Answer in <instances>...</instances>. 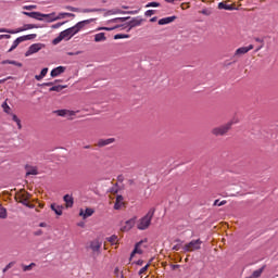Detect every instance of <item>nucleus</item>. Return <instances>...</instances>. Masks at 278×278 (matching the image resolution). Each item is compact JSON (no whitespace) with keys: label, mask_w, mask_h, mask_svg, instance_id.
Wrapping results in <instances>:
<instances>
[{"label":"nucleus","mask_w":278,"mask_h":278,"mask_svg":"<svg viewBox=\"0 0 278 278\" xmlns=\"http://www.w3.org/2000/svg\"><path fill=\"white\" fill-rule=\"evenodd\" d=\"M155 214V208H151L142 218L139 219L137 224V228L140 231H144V229H149L151 226V220H153V216Z\"/></svg>","instance_id":"nucleus-1"},{"label":"nucleus","mask_w":278,"mask_h":278,"mask_svg":"<svg viewBox=\"0 0 278 278\" xmlns=\"http://www.w3.org/2000/svg\"><path fill=\"white\" fill-rule=\"evenodd\" d=\"M231 127H233V122H228L224 125L216 126V127L212 128L211 134L213 136H216L217 138L219 136H227V134H229Z\"/></svg>","instance_id":"nucleus-2"},{"label":"nucleus","mask_w":278,"mask_h":278,"mask_svg":"<svg viewBox=\"0 0 278 278\" xmlns=\"http://www.w3.org/2000/svg\"><path fill=\"white\" fill-rule=\"evenodd\" d=\"M201 244H203V241L201 239L191 240L189 243H186L182 247L184 253H192L194 251H199L201 249Z\"/></svg>","instance_id":"nucleus-3"},{"label":"nucleus","mask_w":278,"mask_h":278,"mask_svg":"<svg viewBox=\"0 0 278 278\" xmlns=\"http://www.w3.org/2000/svg\"><path fill=\"white\" fill-rule=\"evenodd\" d=\"M38 35L36 34H30V35H24V36H21L18 38H16L11 48L9 49V53H12V51H14V49H16V47H18V45L21 42H26L27 40H34L35 38H37Z\"/></svg>","instance_id":"nucleus-4"},{"label":"nucleus","mask_w":278,"mask_h":278,"mask_svg":"<svg viewBox=\"0 0 278 278\" xmlns=\"http://www.w3.org/2000/svg\"><path fill=\"white\" fill-rule=\"evenodd\" d=\"M27 29H38V25H36V24H25L23 27H20L15 30L0 28V34H21V31H27Z\"/></svg>","instance_id":"nucleus-5"},{"label":"nucleus","mask_w":278,"mask_h":278,"mask_svg":"<svg viewBox=\"0 0 278 278\" xmlns=\"http://www.w3.org/2000/svg\"><path fill=\"white\" fill-rule=\"evenodd\" d=\"M43 47L45 45L42 43H33L28 48V50L25 52V58H29V55H34V53H38V51H40Z\"/></svg>","instance_id":"nucleus-6"},{"label":"nucleus","mask_w":278,"mask_h":278,"mask_svg":"<svg viewBox=\"0 0 278 278\" xmlns=\"http://www.w3.org/2000/svg\"><path fill=\"white\" fill-rule=\"evenodd\" d=\"M31 198V195L28 192L18 193L15 199L17 203H22V205H28V201Z\"/></svg>","instance_id":"nucleus-7"},{"label":"nucleus","mask_w":278,"mask_h":278,"mask_svg":"<svg viewBox=\"0 0 278 278\" xmlns=\"http://www.w3.org/2000/svg\"><path fill=\"white\" fill-rule=\"evenodd\" d=\"M138 12H140V10H136V11H123L121 9H113V10H109L106 12L108 16H112L114 14H138Z\"/></svg>","instance_id":"nucleus-8"},{"label":"nucleus","mask_w":278,"mask_h":278,"mask_svg":"<svg viewBox=\"0 0 278 278\" xmlns=\"http://www.w3.org/2000/svg\"><path fill=\"white\" fill-rule=\"evenodd\" d=\"M252 49H253V45H250L248 47L238 48L235 51L233 58H240V55H244V54L249 53V51H252Z\"/></svg>","instance_id":"nucleus-9"},{"label":"nucleus","mask_w":278,"mask_h":278,"mask_svg":"<svg viewBox=\"0 0 278 278\" xmlns=\"http://www.w3.org/2000/svg\"><path fill=\"white\" fill-rule=\"evenodd\" d=\"M54 114H58V116H63V118H71L72 116H75V111L58 110L54 111Z\"/></svg>","instance_id":"nucleus-10"},{"label":"nucleus","mask_w":278,"mask_h":278,"mask_svg":"<svg viewBox=\"0 0 278 278\" xmlns=\"http://www.w3.org/2000/svg\"><path fill=\"white\" fill-rule=\"evenodd\" d=\"M63 201L65 203L66 210H70L73 207V205H75V199L73 198V194H65L63 197Z\"/></svg>","instance_id":"nucleus-11"},{"label":"nucleus","mask_w":278,"mask_h":278,"mask_svg":"<svg viewBox=\"0 0 278 278\" xmlns=\"http://www.w3.org/2000/svg\"><path fill=\"white\" fill-rule=\"evenodd\" d=\"M136 225V218H130L125 222L124 226L121 228L122 231H130V229H134V226Z\"/></svg>","instance_id":"nucleus-12"},{"label":"nucleus","mask_w":278,"mask_h":278,"mask_svg":"<svg viewBox=\"0 0 278 278\" xmlns=\"http://www.w3.org/2000/svg\"><path fill=\"white\" fill-rule=\"evenodd\" d=\"M92 214H94V211L90 207H87L85 211H84V208L79 210V216L83 217V220H86V218H90V216H92Z\"/></svg>","instance_id":"nucleus-13"},{"label":"nucleus","mask_w":278,"mask_h":278,"mask_svg":"<svg viewBox=\"0 0 278 278\" xmlns=\"http://www.w3.org/2000/svg\"><path fill=\"white\" fill-rule=\"evenodd\" d=\"M125 207V198L123 195H116L114 210H123Z\"/></svg>","instance_id":"nucleus-14"},{"label":"nucleus","mask_w":278,"mask_h":278,"mask_svg":"<svg viewBox=\"0 0 278 278\" xmlns=\"http://www.w3.org/2000/svg\"><path fill=\"white\" fill-rule=\"evenodd\" d=\"M142 23H144V20L142 17H135L128 23V25L130 29H134V27H140Z\"/></svg>","instance_id":"nucleus-15"},{"label":"nucleus","mask_w":278,"mask_h":278,"mask_svg":"<svg viewBox=\"0 0 278 278\" xmlns=\"http://www.w3.org/2000/svg\"><path fill=\"white\" fill-rule=\"evenodd\" d=\"M114 142H116L115 138L100 139L97 143V147H108L109 144H114Z\"/></svg>","instance_id":"nucleus-16"},{"label":"nucleus","mask_w":278,"mask_h":278,"mask_svg":"<svg viewBox=\"0 0 278 278\" xmlns=\"http://www.w3.org/2000/svg\"><path fill=\"white\" fill-rule=\"evenodd\" d=\"M65 66H58L51 71L50 75L51 77H60V75H62V73H65Z\"/></svg>","instance_id":"nucleus-17"},{"label":"nucleus","mask_w":278,"mask_h":278,"mask_svg":"<svg viewBox=\"0 0 278 278\" xmlns=\"http://www.w3.org/2000/svg\"><path fill=\"white\" fill-rule=\"evenodd\" d=\"M33 17L31 18H35L36 21H42V18H49V16H55V13H52V14H42L40 12H33Z\"/></svg>","instance_id":"nucleus-18"},{"label":"nucleus","mask_w":278,"mask_h":278,"mask_svg":"<svg viewBox=\"0 0 278 278\" xmlns=\"http://www.w3.org/2000/svg\"><path fill=\"white\" fill-rule=\"evenodd\" d=\"M174 21H177V16L173 15L169 17H163L159 20V25H168L170 23H174Z\"/></svg>","instance_id":"nucleus-19"},{"label":"nucleus","mask_w":278,"mask_h":278,"mask_svg":"<svg viewBox=\"0 0 278 278\" xmlns=\"http://www.w3.org/2000/svg\"><path fill=\"white\" fill-rule=\"evenodd\" d=\"M90 249L93 253H99V251H101V242L99 240L91 241Z\"/></svg>","instance_id":"nucleus-20"},{"label":"nucleus","mask_w":278,"mask_h":278,"mask_svg":"<svg viewBox=\"0 0 278 278\" xmlns=\"http://www.w3.org/2000/svg\"><path fill=\"white\" fill-rule=\"evenodd\" d=\"M90 22L91 20H85V21L78 22L74 27L76 28V30L81 31V29H84L86 25H89Z\"/></svg>","instance_id":"nucleus-21"},{"label":"nucleus","mask_w":278,"mask_h":278,"mask_svg":"<svg viewBox=\"0 0 278 278\" xmlns=\"http://www.w3.org/2000/svg\"><path fill=\"white\" fill-rule=\"evenodd\" d=\"M108 37H105V33H99L94 35V42H105Z\"/></svg>","instance_id":"nucleus-22"},{"label":"nucleus","mask_w":278,"mask_h":278,"mask_svg":"<svg viewBox=\"0 0 278 278\" xmlns=\"http://www.w3.org/2000/svg\"><path fill=\"white\" fill-rule=\"evenodd\" d=\"M50 207H51V211L54 212V214H56V216H62V210H64V207L55 204H51Z\"/></svg>","instance_id":"nucleus-23"},{"label":"nucleus","mask_w":278,"mask_h":278,"mask_svg":"<svg viewBox=\"0 0 278 278\" xmlns=\"http://www.w3.org/2000/svg\"><path fill=\"white\" fill-rule=\"evenodd\" d=\"M60 34H61V38H63V40H71V38H73L71 35V30H68V28L61 31Z\"/></svg>","instance_id":"nucleus-24"},{"label":"nucleus","mask_w":278,"mask_h":278,"mask_svg":"<svg viewBox=\"0 0 278 278\" xmlns=\"http://www.w3.org/2000/svg\"><path fill=\"white\" fill-rule=\"evenodd\" d=\"M218 10H236V8H233V5L231 4H225L224 2H219L218 3Z\"/></svg>","instance_id":"nucleus-25"},{"label":"nucleus","mask_w":278,"mask_h":278,"mask_svg":"<svg viewBox=\"0 0 278 278\" xmlns=\"http://www.w3.org/2000/svg\"><path fill=\"white\" fill-rule=\"evenodd\" d=\"M140 244H142V241L136 243L135 249L130 254V260L136 255V253L142 254V251L140 250Z\"/></svg>","instance_id":"nucleus-26"},{"label":"nucleus","mask_w":278,"mask_h":278,"mask_svg":"<svg viewBox=\"0 0 278 278\" xmlns=\"http://www.w3.org/2000/svg\"><path fill=\"white\" fill-rule=\"evenodd\" d=\"M64 88H66V86H62V85L52 86L49 89V92H62V90H64Z\"/></svg>","instance_id":"nucleus-27"},{"label":"nucleus","mask_w":278,"mask_h":278,"mask_svg":"<svg viewBox=\"0 0 278 278\" xmlns=\"http://www.w3.org/2000/svg\"><path fill=\"white\" fill-rule=\"evenodd\" d=\"M1 64H13V66H17L18 68L23 67V63L11 60H4L1 62Z\"/></svg>","instance_id":"nucleus-28"},{"label":"nucleus","mask_w":278,"mask_h":278,"mask_svg":"<svg viewBox=\"0 0 278 278\" xmlns=\"http://www.w3.org/2000/svg\"><path fill=\"white\" fill-rule=\"evenodd\" d=\"M262 273H264V267L254 270L252 276H250V278H260L262 277Z\"/></svg>","instance_id":"nucleus-29"},{"label":"nucleus","mask_w":278,"mask_h":278,"mask_svg":"<svg viewBox=\"0 0 278 278\" xmlns=\"http://www.w3.org/2000/svg\"><path fill=\"white\" fill-rule=\"evenodd\" d=\"M64 16H75V14H73V13H60L56 17L52 18L51 22L60 21V18H64Z\"/></svg>","instance_id":"nucleus-30"},{"label":"nucleus","mask_w":278,"mask_h":278,"mask_svg":"<svg viewBox=\"0 0 278 278\" xmlns=\"http://www.w3.org/2000/svg\"><path fill=\"white\" fill-rule=\"evenodd\" d=\"M11 116H12V121H14V123H16L18 129H23V125H21V119L18 118V116H16V114H12V113H11Z\"/></svg>","instance_id":"nucleus-31"},{"label":"nucleus","mask_w":278,"mask_h":278,"mask_svg":"<svg viewBox=\"0 0 278 278\" xmlns=\"http://www.w3.org/2000/svg\"><path fill=\"white\" fill-rule=\"evenodd\" d=\"M108 242H110L111 244H118V236L112 235L108 238Z\"/></svg>","instance_id":"nucleus-32"},{"label":"nucleus","mask_w":278,"mask_h":278,"mask_svg":"<svg viewBox=\"0 0 278 278\" xmlns=\"http://www.w3.org/2000/svg\"><path fill=\"white\" fill-rule=\"evenodd\" d=\"M129 20V17H115L111 21H109V23H125V21Z\"/></svg>","instance_id":"nucleus-33"},{"label":"nucleus","mask_w":278,"mask_h":278,"mask_svg":"<svg viewBox=\"0 0 278 278\" xmlns=\"http://www.w3.org/2000/svg\"><path fill=\"white\" fill-rule=\"evenodd\" d=\"M2 109L5 114H12V109L10 108V105H8V102L2 103Z\"/></svg>","instance_id":"nucleus-34"},{"label":"nucleus","mask_w":278,"mask_h":278,"mask_svg":"<svg viewBox=\"0 0 278 278\" xmlns=\"http://www.w3.org/2000/svg\"><path fill=\"white\" fill-rule=\"evenodd\" d=\"M35 266H36V263H30L29 265H22V268L24 273H27L31 270V268H34Z\"/></svg>","instance_id":"nucleus-35"},{"label":"nucleus","mask_w":278,"mask_h":278,"mask_svg":"<svg viewBox=\"0 0 278 278\" xmlns=\"http://www.w3.org/2000/svg\"><path fill=\"white\" fill-rule=\"evenodd\" d=\"M0 218H8V211L0 205Z\"/></svg>","instance_id":"nucleus-36"},{"label":"nucleus","mask_w":278,"mask_h":278,"mask_svg":"<svg viewBox=\"0 0 278 278\" xmlns=\"http://www.w3.org/2000/svg\"><path fill=\"white\" fill-rule=\"evenodd\" d=\"M83 14H90L92 12H101V9H83Z\"/></svg>","instance_id":"nucleus-37"},{"label":"nucleus","mask_w":278,"mask_h":278,"mask_svg":"<svg viewBox=\"0 0 278 278\" xmlns=\"http://www.w3.org/2000/svg\"><path fill=\"white\" fill-rule=\"evenodd\" d=\"M214 206H217V207H222V205H227V202L226 200H215L214 203H213Z\"/></svg>","instance_id":"nucleus-38"},{"label":"nucleus","mask_w":278,"mask_h":278,"mask_svg":"<svg viewBox=\"0 0 278 278\" xmlns=\"http://www.w3.org/2000/svg\"><path fill=\"white\" fill-rule=\"evenodd\" d=\"M26 175H38V168H36V167H30V168L27 170Z\"/></svg>","instance_id":"nucleus-39"},{"label":"nucleus","mask_w":278,"mask_h":278,"mask_svg":"<svg viewBox=\"0 0 278 278\" xmlns=\"http://www.w3.org/2000/svg\"><path fill=\"white\" fill-rule=\"evenodd\" d=\"M123 38H129V35L117 34L114 36V40H122Z\"/></svg>","instance_id":"nucleus-40"},{"label":"nucleus","mask_w":278,"mask_h":278,"mask_svg":"<svg viewBox=\"0 0 278 278\" xmlns=\"http://www.w3.org/2000/svg\"><path fill=\"white\" fill-rule=\"evenodd\" d=\"M67 29H68L72 37L75 36L76 34H79V31L77 30V28L75 26L70 27Z\"/></svg>","instance_id":"nucleus-41"},{"label":"nucleus","mask_w":278,"mask_h":278,"mask_svg":"<svg viewBox=\"0 0 278 278\" xmlns=\"http://www.w3.org/2000/svg\"><path fill=\"white\" fill-rule=\"evenodd\" d=\"M149 266H151V264H147L146 266H143L140 270H139V275H144L147 273V270H149Z\"/></svg>","instance_id":"nucleus-42"},{"label":"nucleus","mask_w":278,"mask_h":278,"mask_svg":"<svg viewBox=\"0 0 278 278\" xmlns=\"http://www.w3.org/2000/svg\"><path fill=\"white\" fill-rule=\"evenodd\" d=\"M62 40H64V38L62 37V35H59L55 39H53V45H60V42H62Z\"/></svg>","instance_id":"nucleus-43"},{"label":"nucleus","mask_w":278,"mask_h":278,"mask_svg":"<svg viewBox=\"0 0 278 278\" xmlns=\"http://www.w3.org/2000/svg\"><path fill=\"white\" fill-rule=\"evenodd\" d=\"M146 8H160V2H149Z\"/></svg>","instance_id":"nucleus-44"},{"label":"nucleus","mask_w":278,"mask_h":278,"mask_svg":"<svg viewBox=\"0 0 278 278\" xmlns=\"http://www.w3.org/2000/svg\"><path fill=\"white\" fill-rule=\"evenodd\" d=\"M201 14H203L204 16H210L212 14V10L204 9V10L201 11Z\"/></svg>","instance_id":"nucleus-45"},{"label":"nucleus","mask_w":278,"mask_h":278,"mask_svg":"<svg viewBox=\"0 0 278 278\" xmlns=\"http://www.w3.org/2000/svg\"><path fill=\"white\" fill-rule=\"evenodd\" d=\"M14 266V262L9 263L4 268H3V273H8V270H10V268H12Z\"/></svg>","instance_id":"nucleus-46"},{"label":"nucleus","mask_w":278,"mask_h":278,"mask_svg":"<svg viewBox=\"0 0 278 278\" xmlns=\"http://www.w3.org/2000/svg\"><path fill=\"white\" fill-rule=\"evenodd\" d=\"M49 73V68L46 67V68H42L41 72H40V75L41 77H47V74Z\"/></svg>","instance_id":"nucleus-47"},{"label":"nucleus","mask_w":278,"mask_h":278,"mask_svg":"<svg viewBox=\"0 0 278 278\" xmlns=\"http://www.w3.org/2000/svg\"><path fill=\"white\" fill-rule=\"evenodd\" d=\"M23 10H36V4L24 5Z\"/></svg>","instance_id":"nucleus-48"},{"label":"nucleus","mask_w":278,"mask_h":278,"mask_svg":"<svg viewBox=\"0 0 278 278\" xmlns=\"http://www.w3.org/2000/svg\"><path fill=\"white\" fill-rule=\"evenodd\" d=\"M153 14H155V10H148L144 13V16H153Z\"/></svg>","instance_id":"nucleus-49"},{"label":"nucleus","mask_w":278,"mask_h":278,"mask_svg":"<svg viewBox=\"0 0 278 278\" xmlns=\"http://www.w3.org/2000/svg\"><path fill=\"white\" fill-rule=\"evenodd\" d=\"M63 25H64V22L63 23L53 24L52 25V29H59V27H62Z\"/></svg>","instance_id":"nucleus-50"},{"label":"nucleus","mask_w":278,"mask_h":278,"mask_svg":"<svg viewBox=\"0 0 278 278\" xmlns=\"http://www.w3.org/2000/svg\"><path fill=\"white\" fill-rule=\"evenodd\" d=\"M22 14H24V16H29V18H33V16H34V12L23 11Z\"/></svg>","instance_id":"nucleus-51"},{"label":"nucleus","mask_w":278,"mask_h":278,"mask_svg":"<svg viewBox=\"0 0 278 278\" xmlns=\"http://www.w3.org/2000/svg\"><path fill=\"white\" fill-rule=\"evenodd\" d=\"M66 10H70V12H79V9L75 7H67Z\"/></svg>","instance_id":"nucleus-52"},{"label":"nucleus","mask_w":278,"mask_h":278,"mask_svg":"<svg viewBox=\"0 0 278 278\" xmlns=\"http://www.w3.org/2000/svg\"><path fill=\"white\" fill-rule=\"evenodd\" d=\"M118 26L115 27H102L101 29H103L104 31H112L113 29H117Z\"/></svg>","instance_id":"nucleus-53"},{"label":"nucleus","mask_w":278,"mask_h":278,"mask_svg":"<svg viewBox=\"0 0 278 278\" xmlns=\"http://www.w3.org/2000/svg\"><path fill=\"white\" fill-rule=\"evenodd\" d=\"M181 250V244H176L173 247V251H180Z\"/></svg>","instance_id":"nucleus-54"},{"label":"nucleus","mask_w":278,"mask_h":278,"mask_svg":"<svg viewBox=\"0 0 278 278\" xmlns=\"http://www.w3.org/2000/svg\"><path fill=\"white\" fill-rule=\"evenodd\" d=\"M43 78H45V77H43L41 74L35 76V79H37V81H40V80H42Z\"/></svg>","instance_id":"nucleus-55"},{"label":"nucleus","mask_w":278,"mask_h":278,"mask_svg":"<svg viewBox=\"0 0 278 278\" xmlns=\"http://www.w3.org/2000/svg\"><path fill=\"white\" fill-rule=\"evenodd\" d=\"M25 206H26V207H29L30 210H34V207H35V205L31 204V203H29V202H27V204H25Z\"/></svg>","instance_id":"nucleus-56"},{"label":"nucleus","mask_w":278,"mask_h":278,"mask_svg":"<svg viewBox=\"0 0 278 278\" xmlns=\"http://www.w3.org/2000/svg\"><path fill=\"white\" fill-rule=\"evenodd\" d=\"M3 38L9 39V38H11V36L10 35H0V40H3Z\"/></svg>","instance_id":"nucleus-57"},{"label":"nucleus","mask_w":278,"mask_h":278,"mask_svg":"<svg viewBox=\"0 0 278 278\" xmlns=\"http://www.w3.org/2000/svg\"><path fill=\"white\" fill-rule=\"evenodd\" d=\"M142 264H144V261H142V260L137 261L138 266H142Z\"/></svg>","instance_id":"nucleus-58"},{"label":"nucleus","mask_w":278,"mask_h":278,"mask_svg":"<svg viewBox=\"0 0 278 278\" xmlns=\"http://www.w3.org/2000/svg\"><path fill=\"white\" fill-rule=\"evenodd\" d=\"M42 86H53V83H43Z\"/></svg>","instance_id":"nucleus-59"},{"label":"nucleus","mask_w":278,"mask_h":278,"mask_svg":"<svg viewBox=\"0 0 278 278\" xmlns=\"http://www.w3.org/2000/svg\"><path fill=\"white\" fill-rule=\"evenodd\" d=\"M35 236H42V230L35 232Z\"/></svg>","instance_id":"nucleus-60"},{"label":"nucleus","mask_w":278,"mask_h":278,"mask_svg":"<svg viewBox=\"0 0 278 278\" xmlns=\"http://www.w3.org/2000/svg\"><path fill=\"white\" fill-rule=\"evenodd\" d=\"M155 21H157V17H152V18L150 20V23H155Z\"/></svg>","instance_id":"nucleus-61"},{"label":"nucleus","mask_w":278,"mask_h":278,"mask_svg":"<svg viewBox=\"0 0 278 278\" xmlns=\"http://www.w3.org/2000/svg\"><path fill=\"white\" fill-rule=\"evenodd\" d=\"M166 3H175L176 0H165Z\"/></svg>","instance_id":"nucleus-62"},{"label":"nucleus","mask_w":278,"mask_h":278,"mask_svg":"<svg viewBox=\"0 0 278 278\" xmlns=\"http://www.w3.org/2000/svg\"><path fill=\"white\" fill-rule=\"evenodd\" d=\"M255 41H256V42H262V39L256 38Z\"/></svg>","instance_id":"nucleus-63"},{"label":"nucleus","mask_w":278,"mask_h":278,"mask_svg":"<svg viewBox=\"0 0 278 278\" xmlns=\"http://www.w3.org/2000/svg\"><path fill=\"white\" fill-rule=\"evenodd\" d=\"M78 227H84V223L78 224Z\"/></svg>","instance_id":"nucleus-64"}]
</instances>
